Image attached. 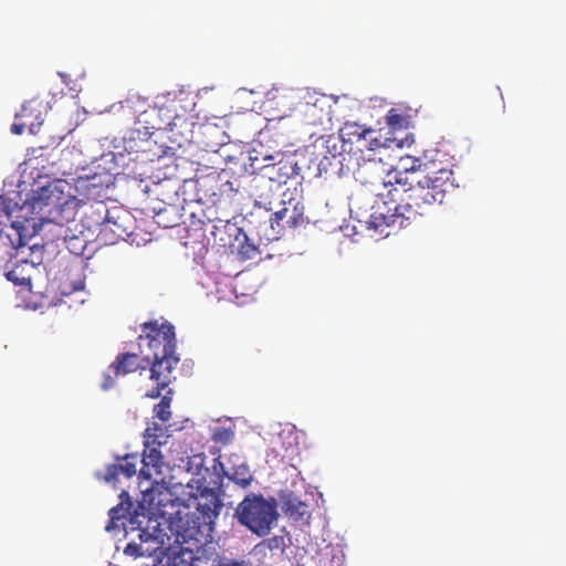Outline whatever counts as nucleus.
<instances>
[{"label": "nucleus", "instance_id": "f257e3e1", "mask_svg": "<svg viewBox=\"0 0 566 566\" xmlns=\"http://www.w3.org/2000/svg\"><path fill=\"white\" fill-rule=\"evenodd\" d=\"M361 197L375 198L365 220L369 229L382 232L384 227L408 226L433 207L442 205L458 185L451 168H436L433 163L409 176L388 174L374 180H361Z\"/></svg>", "mask_w": 566, "mask_h": 566}, {"label": "nucleus", "instance_id": "f03ea898", "mask_svg": "<svg viewBox=\"0 0 566 566\" xmlns=\"http://www.w3.org/2000/svg\"><path fill=\"white\" fill-rule=\"evenodd\" d=\"M72 188L64 180H56L41 188L38 199L48 208L50 222L63 227L74 221L80 207L95 197L93 191L96 190V185L90 179H78L75 184V190L81 193L82 198L73 195Z\"/></svg>", "mask_w": 566, "mask_h": 566}, {"label": "nucleus", "instance_id": "7ed1b4c3", "mask_svg": "<svg viewBox=\"0 0 566 566\" xmlns=\"http://www.w3.org/2000/svg\"><path fill=\"white\" fill-rule=\"evenodd\" d=\"M216 482L217 488H209L206 485L205 479H192L191 482L196 483V492L192 496L196 500V512L193 513L192 525L188 526L182 534V538L195 539L201 542L202 537L210 536L213 531V525L219 516L222 507L220 499L221 476Z\"/></svg>", "mask_w": 566, "mask_h": 566}, {"label": "nucleus", "instance_id": "20e7f679", "mask_svg": "<svg viewBox=\"0 0 566 566\" xmlns=\"http://www.w3.org/2000/svg\"><path fill=\"white\" fill-rule=\"evenodd\" d=\"M163 446V443L155 442V440H144L139 486L143 488L144 481L149 482V485L142 489V503L147 505L148 509L163 506L164 499L161 496L169 491L165 480L163 478L158 479L164 465V455L160 451Z\"/></svg>", "mask_w": 566, "mask_h": 566}, {"label": "nucleus", "instance_id": "39448f33", "mask_svg": "<svg viewBox=\"0 0 566 566\" xmlns=\"http://www.w3.org/2000/svg\"><path fill=\"white\" fill-rule=\"evenodd\" d=\"M235 515L239 522L258 536H265L276 522L279 513L274 499L249 494L238 505Z\"/></svg>", "mask_w": 566, "mask_h": 566}, {"label": "nucleus", "instance_id": "423d86ee", "mask_svg": "<svg viewBox=\"0 0 566 566\" xmlns=\"http://www.w3.org/2000/svg\"><path fill=\"white\" fill-rule=\"evenodd\" d=\"M142 332L138 336V346L146 364H149L151 358H158L159 352H176L175 331L171 324L146 322L142 324Z\"/></svg>", "mask_w": 566, "mask_h": 566}, {"label": "nucleus", "instance_id": "0eeeda50", "mask_svg": "<svg viewBox=\"0 0 566 566\" xmlns=\"http://www.w3.org/2000/svg\"><path fill=\"white\" fill-rule=\"evenodd\" d=\"M144 361V358L140 359L137 354H118L104 375L102 382L103 389H111L115 385V378L118 376H125L139 369H146V365L143 364Z\"/></svg>", "mask_w": 566, "mask_h": 566}, {"label": "nucleus", "instance_id": "6e6552de", "mask_svg": "<svg viewBox=\"0 0 566 566\" xmlns=\"http://www.w3.org/2000/svg\"><path fill=\"white\" fill-rule=\"evenodd\" d=\"M91 213L85 214L84 221L86 222L87 229L99 228L101 233L113 232L116 238H123L126 233L125 230H120V227L116 221L112 220L108 214L106 207L98 202L96 207L91 206Z\"/></svg>", "mask_w": 566, "mask_h": 566}, {"label": "nucleus", "instance_id": "1a4fd4ad", "mask_svg": "<svg viewBox=\"0 0 566 566\" xmlns=\"http://www.w3.org/2000/svg\"><path fill=\"white\" fill-rule=\"evenodd\" d=\"M158 358H151L150 378L160 384L161 387H167L172 379V371L176 368L179 357L176 352L167 353L159 352Z\"/></svg>", "mask_w": 566, "mask_h": 566}, {"label": "nucleus", "instance_id": "9d476101", "mask_svg": "<svg viewBox=\"0 0 566 566\" xmlns=\"http://www.w3.org/2000/svg\"><path fill=\"white\" fill-rule=\"evenodd\" d=\"M143 115L147 117L145 122L150 125V128L156 130H172L177 126L176 120L179 119L176 112L169 105L150 107Z\"/></svg>", "mask_w": 566, "mask_h": 566}, {"label": "nucleus", "instance_id": "9b49d317", "mask_svg": "<svg viewBox=\"0 0 566 566\" xmlns=\"http://www.w3.org/2000/svg\"><path fill=\"white\" fill-rule=\"evenodd\" d=\"M45 113L44 103L38 98H32L22 105L18 117L25 122L32 134H35L44 122Z\"/></svg>", "mask_w": 566, "mask_h": 566}, {"label": "nucleus", "instance_id": "f8f14e48", "mask_svg": "<svg viewBox=\"0 0 566 566\" xmlns=\"http://www.w3.org/2000/svg\"><path fill=\"white\" fill-rule=\"evenodd\" d=\"M120 463H113L107 465L104 479L107 482H114L119 475L132 478L137 472L138 455L136 453H128L122 458H117Z\"/></svg>", "mask_w": 566, "mask_h": 566}, {"label": "nucleus", "instance_id": "ddd939ff", "mask_svg": "<svg viewBox=\"0 0 566 566\" xmlns=\"http://www.w3.org/2000/svg\"><path fill=\"white\" fill-rule=\"evenodd\" d=\"M231 460H233L232 465L228 470H226L223 464L218 461L223 474L243 489L248 488L253 480L249 465L238 455H233Z\"/></svg>", "mask_w": 566, "mask_h": 566}, {"label": "nucleus", "instance_id": "4468645a", "mask_svg": "<svg viewBox=\"0 0 566 566\" xmlns=\"http://www.w3.org/2000/svg\"><path fill=\"white\" fill-rule=\"evenodd\" d=\"M286 228L284 219H277V211H275L269 222H264L256 229V235L260 243L266 245L269 242L279 240Z\"/></svg>", "mask_w": 566, "mask_h": 566}, {"label": "nucleus", "instance_id": "2eb2a0df", "mask_svg": "<svg viewBox=\"0 0 566 566\" xmlns=\"http://www.w3.org/2000/svg\"><path fill=\"white\" fill-rule=\"evenodd\" d=\"M262 169L265 170L264 174L271 181L280 185L285 184L297 174L296 164L289 159H281L275 164L264 166Z\"/></svg>", "mask_w": 566, "mask_h": 566}, {"label": "nucleus", "instance_id": "dca6fc26", "mask_svg": "<svg viewBox=\"0 0 566 566\" xmlns=\"http://www.w3.org/2000/svg\"><path fill=\"white\" fill-rule=\"evenodd\" d=\"M282 510L290 518L295 521L308 520L311 516L308 505L293 493L282 496Z\"/></svg>", "mask_w": 566, "mask_h": 566}, {"label": "nucleus", "instance_id": "f3484780", "mask_svg": "<svg viewBox=\"0 0 566 566\" xmlns=\"http://www.w3.org/2000/svg\"><path fill=\"white\" fill-rule=\"evenodd\" d=\"M277 219H284L286 227L292 229L303 226L306 222L304 208L298 203L293 206L290 203L289 206L277 210Z\"/></svg>", "mask_w": 566, "mask_h": 566}, {"label": "nucleus", "instance_id": "a211bd4d", "mask_svg": "<svg viewBox=\"0 0 566 566\" xmlns=\"http://www.w3.org/2000/svg\"><path fill=\"white\" fill-rule=\"evenodd\" d=\"M201 558L196 557L192 549L180 548V551L168 557L166 566H201Z\"/></svg>", "mask_w": 566, "mask_h": 566}, {"label": "nucleus", "instance_id": "6ab92c4d", "mask_svg": "<svg viewBox=\"0 0 566 566\" xmlns=\"http://www.w3.org/2000/svg\"><path fill=\"white\" fill-rule=\"evenodd\" d=\"M143 437L144 440H155V442L158 441V443L163 444H166L169 438V436L167 434V430L156 422H151L150 424H148V427L144 431Z\"/></svg>", "mask_w": 566, "mask_h": 566}, {"label": "nucleus", "instance_id": "aec40b11", "mask_svg": "<svg viewBox=\"0 0 566 566\" xmlns=\"http://www.w3.org/2000/svg\"><path fill=\"white\" fill-rule=\"evenodd\" d=\"M171 392V390H168L167 394L163 396L161 400L154 407V416L163 422H167L171 417V397L169 396Z\"/></svg>", "mask_w": 566, "mask_h": 566}, {"label": "nucleus", "instance_id": "412c9836", "mask_svg": "<svg viewBox=\"0 0 566 566\" xmlns=\"http://www.w3.org/2000/svg\"><path fill=\"white\" fill-rule=\"evenodd\" d=\"M260 545L265 546L272 555H283L287 546L286 538L283 535H274L262 542Z\"/></svg>", "mask_w": 566, "mask_h": 566}, {"label": "nucleus", "instance_id": "4be33fe9", "mask_svg": "<svg viewBox=\"0 0 566 566\" xmlns=\"http://www.w3.org/2000/svg\"><path fill=\"white\" fill-rule=\"evenodd\" d=\"M388 126L394 129L407 128L409 124L408 116L401 114L396 108H390L386 115Z\"/></svg>", "mask_w": 566, "mask_h": 566}, {"label": "nucleus", "instance_id": "5701e85b", "mask_svg": "<svg viewBox=\"0 0 566 566\" xmlns=\"http://www.w3.org/2000/svg\"><path fill=\"white\" fill-rule=\"evenodd\" d=\"M273 98L279 99V102H282V106H283L282 111L283 112H282V114L277 115L279 119L289 116L294 111V108H295L294 97L292 96V94L289 91H283V92L279 93L277 95H275Z\"/></svg>", "mask_w": 566, "mask_h": 566}, {"label": "nucleus", "instance_id": "b1692460", "mask_svg": "<svg viewBox=\"0 0 566 566\" xmlns=\"http://www.w3.org/2000/svg\"><path fill=\"white\" fill-rule=\"evenodd\" d=\"M128 506H130V503H128ZM129 507H124L123 503H119L118 505L112 507L108 511L109 522L106 525L105 530L111 531L114 527H116V522L124 518L126 514L128 513Z\"/></svg>", "mask_w": 566, "mask_h": 566}, {"label": "nucleus", "instance_id": "393cba45", "mask_svg": "<svg viewBox=\"0 0 566 566\" xmlns=\"http://www.w3.org/2000/svg\"><path fill=\"white\" fill-rule=\"evenodd\" d=\"M234 437V432L231 428L217 427L212 431V440L217 443L229 444Z\"/></svg>", "mask_w": 566, "mask_h": 566}, {"label": "nucleus", "instance_id": "a878e982", "mask_svg": "<svg viewBox=\"0 0 566 566\" xmlns=\"http://www.w3.org/2000/svg\"><path fill=\"white\" fill-rule=\"evenodd\" d=\"M245 240L240 245L239 253L244 259H253L256 254L260 253L258 245H255L252 241V239L249 235H244Z\"/></svg>", "mask_w": 566, "mask_h": 566}, {"label": "nucleus", "instance_id": "bb28decb", "mask_svg": "<svg viewBox=\"0 0 566 566\" xmlns=\"http://www.w3.org/2000/svg\"><path fill=\"white\" fill-rule=\"evenodd\" d=\"M124 554L134 558H138L145 555V551L140 544L130 542L124 548Z\"/></svg>", "mask_w": 566, "mask_h": 566}, {"label": "nucleus", "instance_id": "cd10ccee", "mask_svg": "<svg viewBox=\"0 0 566 566\" xmlns=\"http://www.w3.org/2000/svg\"><path fill=\"white\" fill-rule=\"evenodd\" d=\"M212 566H249V563H247L244 560L229 558L226 556H219L217 559H214V563Z\"/></svg>", "mask_w": 566, "mask_h": 566}, {"label": "nucleus", "instance_id": "c85d7f7f", "mask_svg": "<svg viewBox=\"0 0 566 566\" xmlns=\"http://www.w3.org/2000/svg\"><path fill=\"white\" fill-rule=\"evenodd\" d=\"M6 276H7V279L9 281H12L17 285H25L27 282H28V280L25 277L19 279L15 275V271L14 270L7 272Z\"/></svg>", "mask_w": 566, "mask_h": 566}, {"label": "nucleus", "instance_id": "c756f323", "mask_svg": "<svg viewBox=\"0 0 566 566\" xmlns=\"http://www.w3.org/2000/svg\"><path fill=\"white\" fill-rule=\"evenodd\" d=\"M220 192H221V196H223V195L230 196L231 192H234V195H237V189L233 188L232 182L226 181L224 184L221 185Z\"/></svg>", "mask_w": 566, "mask_h": 566}, {"label": "nucleus", "instance_id": "7c9ffc66", "mask_svg": "<svg viewBox=\"0 0 566 566\" xmlns=\"http://www.w3.org/2000/svg\"><path fill=\"white\" fill-rule=\"evenodd\" d=\"M165 388H166V387H161V385H160V384H157V385H156V387H154L153 389H150V390L146 394V396H147V397H149V398H153V399L158 398V397H160L161 391H163Z\"/></svg>", "mask_w": 566, "mask_h": 566}, {"label": "nucleus", "instance_id": "2f4dec72", "mask_svg": "<svg viewBox=\"0 0 566 566\" xmlns=\"http://www.w3.org/2000/svg\"><path fill=\"white\" fill-rule=\"evenodd\" d=\"M27 127H28V125H25V122L23 119H21V123H19V124L15 123L11 126V132L13 134L20 135L23 133L24 128H27Z\"/></svg>", "mask_w": 566, "mask_h": 566}, {"label": "nucleus", "instance_id": "473e14b6", "mask_svg": "<svg viewBox=\"0 0 566 566\" xmlns=\"http://www.w3.org/2000/svg\"><path fill=\"white\" fill-rule=\"evenodd\" d=\"M350 128L355 129V132H353L352 134H357L358 139L365 138L367 134L371 133V129H363L361 132H358L359 127L356 126V125L355 126H350Z\"/></svg>", "mask_w": 566, "mask_h": 566}, {"label": "nucleus", "instance_id": "72a5a7b5", "mask_svg": "<svg viewBox=\"0 0 566 566\" xmlns=\"http://www.w3.org/2000/svg\"><path fill=\"white\" fill-rule=\"evenodd\" d=\"M124 495L128 497V493L125 491L122 492L120 496H124Z\"/></svg>", "mask_w": 566, "mask_h": 566}, {"label": "nucleus", "instance_id": "f704fd0d", "mask_svg": "<svg viewBox=\"0 0 566 566\" xmlns=\"http://www.w3.org/2000/svg\"><path fill=\"white\" fill-rule=\"evenodd\" d=\"M74 254H80L81 252L78 251H75V250H71Z\"/></svg>", "mask_w": 566, "mask_h": 566}]
</instances>
